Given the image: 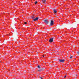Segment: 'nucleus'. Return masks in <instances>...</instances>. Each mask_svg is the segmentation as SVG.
<instances>
[{
  "instance_id": "7",
  "label": "nucleus",
  "mask_w": 79,
  "mask_h": 79,
  "mask_svg": "<svg viewBox=\"0 0 79 79\" xmlns=\"http://www.w3.org/2000/svg\"><path fill=\"white\" fill-rule=\"evenodd\" d=\"M43 2L44 3H45V2H46V1L45 0H42Z\"/></svg>"
},
{
  "instance_id": "9",
  "label": "nucleus",
  "mask_w": 79,
  "mask_h": 79,
  "mask_svg": "<svg viewBox=\"0 0 79 79\" xmlns=\"http://www.w3.org/2000/svg\"><path fill=\"white\" fill-rule=\"evenodd\" d=\"M38 68H40V66H39V65H38Z\"/></svg>"
},
{
  "instance_id": "15",
  "label": "nucleus",
  "mask_w": 79,
  "mask_h": 79,
  "mask_svg": "<svg viewBox=\"0 0 79 79\" xmlns=\"http://www.w3.org/2000/svg\"><path fill=\"white\" fill-rule=\"evenodd\" d=\"M32 18H34V17H32Z\"/></svg>"
},
{
  "instance_id": "12",
  "label": "nucleus",
  "mask_w": 79,
  "mask_h": 79,
  "mask_svg": "<svg viewBox=\"0 0 79 79\" xmlns=\"http://www.w3.org/2000/svg\"><path fill=\"white\" fill-rule=\"evenodd\" d=\"M24 24H27V23H26V22H24Z\"/></svg>"
},
{
  "instance_id": "1",
  "label": "nucleus",
  "mask_w": 79,
  "mask_h": 79,
  "mask_svg": "<svg viewBox=\"0 0 79 79\" xmlns=\"http://www.w3.org/2000/svg\"><path fill=\"white\" fill-rule=\"evenodd\" d=\"M53 41V38L50 39L49 40V42H52Z\"/></svg>"
},
{
  "instance_id": "14",
  "label": "nucleus",
  "mask_w": 79,
  "mask_h": 79,
  "mask_svg": "<svg viewBox=\"0 0 79 79\" xmlns=\"http://www.w3.org/2000/svg\"><path fill=\"white\" fill-rule=\"evenodd\" d=\"M77 53L78 54H79V52H77Z\"/></svg>"
},
{
  "instance_id": "5",
  "label": "nucleus",
  "mask_w": 79,
  "mask_h": 79,
  "mask_svg": "<svg viewBox=\"0 0 79 79\" xmlns=\"http://www.w3.org/2000/svg\"><path fill=\"white\" fill-rule=\"evenodd\" d=\"M44 22L46 23V24H48V21H47V20H44Z\"/></svg>"
},
{
  "instance_id": "3",
  "label": "nucleus",
  "mask_w": 79,
  "mask_h": 79,
  "mask_svg": "<svg viewBox=\"0 0 79 79\" xmlns=\"http://www.w3.org/2000/svg\"><path fill=\"white\" fill-rule=\"evenodd\" d=\"M60 62H64V60H59Z\"/></svg>"
},
{
  "instance_id": "13",
  "label": "nucleus",
  "mask_w": 79,
  "mask_h": 79,
  "mask_svg": "<svg viewBox=\"0 0 79 79\" xmlns=\"http://www.w3.org/2000/svg\"><path fill=\"white\" fill-rule=\"evenodd\" d=\"M66 76H65L64 77V78H66Z\"/></svg>"
},
{
  "instance_id": "6",
  "label": "nucleus",
  "mask_w": 79,
  "mask_h": 79,
  "mask_svg": "<svg viewBox=\"0 0 79 79\" xmlns=\"http://www.w3.org/2000/svg\"><path fill=\"white\" fill-rule=\"evenodd\" d=\"M57 12V11H56V10H54V13H56Z\"/></svg>"
},
{
  "instance_id": "2",
  "label": "nucleus",
  "mask_w": 79,
  "mask_h": 79,
  "mask_svg": "<svg viewBox=\"0 0 79 79\" xmlns=\"http://www.w3.org/2000/svg\"><path fill=\"white\" fill-rule=\"evenodd\" d=\"M53 21L52 20H51V22L50 25L51 26H53Z\"/></svg>"
},
{
  "instance_id": "11",
  "label": "nucleus",
  "mask_w": 79,
  "mask_h": 79,
  "mask_svg": "<svg viewBox=\"0 0 79 79\" xmlns=\"http://www.w3.org/2000/svg\"><path fill=\"white\" fill-rule=\"evenodd\" d=\"M40 77V79H43V78H42V77Z\"/></svg>"
},
{
  "instance_id": "8",
  "label": "nucleus",
  "mask_w": 79,
  "mask_h": 79,
  "mask_svg": "<svg viewBox=\"0 0 79 79\" xmlns=\"http://www.w3.org/2000/svg\"><path fill=\"white\" fill-rule=\"evenodd\" d=\"M35 4H37V2H35Z\"/></svg>"
},
{
  "instance_id": "10",
  "label": "nucleus",
  "mask_w": 79,
  "mask_h": 79,
  "mask_svg": "<svg viewBox=\"0 0 79 79\" xmlns=\"http://www.w3.org/2000/svg\"><path fill=\"white\" fill-rule=\"evenodd\" d=\"M73 56H71V57H70V58L71 59V58H73Z\"/></svg>"
},
{
  "instance_id": "4",
  "label": "nucleus",
  "mask_w": 79,
  "mask_h": 79,
  "mask_svg": "<svg viewBox=\"0 0 79 79\" xmlns=\"http://www.w3.org/2000/svg\"><path fill=\"white\" fill-rule=\"evenodd\" d=\"M38 19H39V18L37 17L35 19H33V20L34 21H37V20H38Z\"/></svg>"
},
{
  "instance_id": "16",
  "label": "nucleus",
  "mask_w": 79,
  "mask_h": 79,
  "mask_svg": "<svg viewBox=\"0 0 79 79\" xmlns=\"http://www.w3.org/2000/svg\"><path fill=\"white\" fill-rule=\"evenodd\" d=\"M43 57H44V56L43 55Z\"/></svg>"
}]
</instances>
